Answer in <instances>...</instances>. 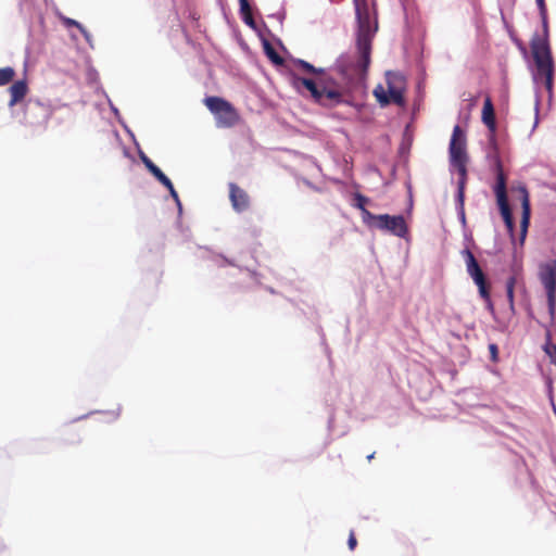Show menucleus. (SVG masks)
Masks as SVG:
<instances>
[{"label": "nucleus", "mask_w": 556, "mask_h": 556, "mask_svg": "<svg viewBox=\"0 0 556 556\" xmlns=\"http://www.w3.org/2000/svg\"><path fill=\"white\" fill-rule=\"evenodd\" d=\"M356 17L358 23L356 50L357 60L342 58L339 63L340 72L352 79L362 78L368 71L370 64L371 43L378 30V21L376 15L371 17L370 9L367 2H356Z\"/></svg>", "instance_id": "nucleus-1"}, {"label": "nucleus", "mask_w": 556, "mask_h": 556, "mask_svg": "<svg viewBox=\"0 0 556 556\" xmlns=\"http://www.w3.org/2000/svg\"><path fill=\"white\" fill-rule=\"evenodd\" d=\"M342 58H349L348 55H341L337 63L336 70L342 77L344 83L337 81L332 76L327 74L325 70L318 74L316 79H309L305 77L293 76V85L295 87H305L313 99L320 105L331 108L343 102V97L349 92L355 85L362 84L365 80L367 73L359 79H352L349 76L343 75L340 72L339 63Z\"/></svg>", "instance_id": "nucleus-2"}, {"label": "nucleus", "mask_w": 556, "mask_h": 556, "mask_svg": "<svg viewBox=\"0 0 556 556\" xmlns=\"http://www.w3.org/2000/svg\"><path fill=\"white\" fill-rule=\"evenodd\" d=\"M486 159L490 163V166L492 167L496 175L494 193L496 197L497 206L500 208L501 215L504 219L508 232L510 233L511 237H514L515 224L511 210L508 203L507 178L506 175L504 174L496 135H489V151L486 153Z\"/></svg>", "instance_id": "nucleus-3"}, {"label": "nucleus", "mask_w": 556, "mask_h": 556, "mask_svg": "<svg viewBox=\"0 0 556 556\" xmlns=\"http://www.w3.org/2000/svg\"><path fill=\"white\" fill-rule=\"evenodd\" d=\"M532 56L535 63L534 79L542 81L548 92L553 89L555 65L546 35L535 34L530 42Z\"/></svg>", "instance_id": "nucleus-4"}, {"label": "nucleus", "mask_w": 556, "mask_h": 556, "mask_svg": "<svg viewBox=\"0 0 556 556\" xmlns=\"http://www.w3.org/2000/svg\"><path fill=\"white\" fill-rule=\"evenodd\" d=\"M204 104L215 116L217 127L231 128L240 121V115L233 105L220 97H206Z\"/></svg>", "instance_id": "nucleus-5"}, {"label": "nucleus", "mask_w": 556, "mask_h": 556, "mask_svg": "<svg viewBox=\"0 0 556 556\" xmlns=\"http://www.w3.org/2000/svg\"><path fill=\"white\" fill-rule=\"evenodd\" d=\"M539 279L546 292L548 314L551 319H554L556 313V260L540 265Z\"/></svg>", "instance_id": "nucleus-6"}, {"label": "nucleus", "mask_w": 556, "mask_h": 556, "mask_svg": "<svg viewBox=\"0 0 556 556\" xmlns=\"http://www.w3.org/2000/svg\"><path fill=\"white\" fill-rule=\"evenodd\" d=\"M388 92L379 86L374 90V94L381 105L389 103H395L397 105L404 104L403 96V78L399 74L388 73L387 74Z\"/></svg>", "instance_id": "nucleus-7"}, {"label": "nucleus", "mask_w": 556, "mask_h": 556, "mask_svg": "<svg viewBox=\"0 0 556 556\" xmlns=\"http://www.w3.org/2000/svg\"><path fill=\"white\" fill-rule=\"evenodd\" d=\"M367 227L388 231L399 238H405L408 233L406 220L402 215H375Z\"/></svg>", "instance_id": "nucleus-8"}, {"label": "nucleus", "mask_w": 556, "mask_h": 556, "mask_svg": "<svg viewBox=\"0 0 556 556\" xmlns=\"http://www.w3.org/2000/svg\"><path fill=\"white\" fill-rule=\"evenodd\" d=\"M462 255L465 258L467 273L472 278L477 287L479 288V293L481 298L484 300H490V288L485 278L483 270L478 264L473 253L469 249H465L462 252Z\"/></svg>", "instance_id": "nucleus-9"}, {"label": "nucleus", "mask_w": 556, "mask_h": 556, "mask_svg": "<svg viewBox=\"0 0 556 556\" xmlns=\"http://www.w3.org/2000/svg\"><path fill=\"white\" fill-rule=\"evenodd\" d=\"M448 153L451 164L469 161L466 150V136L459 125H455L453 128Z\"/></svg>", "instance_id": "nucleus-10"}, {"label": "nucleus", "mask_w": 556, "mask_h": 556, "mask_svg": "<svg viewBox=\"0 0 556 556\" xmlns=\"http://www.w3.org/2000/svg\"><path fill=\"white\" fill-rule=\"evenodd\" d=\"M513 191H518L520 194L521 206H522V216L520 222V243L522 244L526 240L528 227L530 224V199L529 192L523 185H519L516 188H513Z\"/></svg>", "instance_id": "nucleus-11"}, {"label": "nucleus", "mask_w": 556, "mask_h": 556, "mask_svg": "<svg viewBox=\"0 0 556 556\" xmlns=\"http://www.w3.org/2000/svg\"><path fill=\"white\" fill-rule=\"evenodd\" d=\"M467 163L468 162L451 164L452 167L456 168L458 176H459L458 181H457V203H458V208H459V213H460L463 220H465V208H464L465 189H466L467 179H468Z\"/></svg>", "instance_id": "nucleus-12"}, {"label": "nucleus", "mask_w": 556, "mask_h": 556, "mask_svg": "<svg viewBox=\"0 0 556 556\" xmlns=\"http://www.w3.org/2000/svg\"><path fill=\"white\" fill-rule=\"evenodd\" d=\"M229 199L235 211L243 212L250 205V198L248 193L238 185L229 184Z\"/></svg>", "instance_id": "nucleus-13"}, {"label": "nucleus", "mask_w": 556, "mask_h": 556, "mask_svg": "<svg viewBox=\"0 0 556 556\" xmlns=\"http://www.w3.org/2000/svg\"><path fill=\"white\" fill-rule=\"evenodd\" d=\"M481 119L489 129V135H496V117L495 110L490 96L484 99Z\"/></svg>", "instance_id": "nucleus-14"}, {"label": "nucleus", "mask_w": 556, "mask_h": 556, "mask_svg": "<svg viewBox=\"0 0 556 556\" xmlns=\"http://www.w3.org/2000/svg\"><path fill=\"white\" fill-rule=\"evenodd\" d=\"M10 92V105L13 106L21 102L28 92V86L25 80H17L14 81L11 87L9 88Z\"/></svg>", "instance_id": "nucleus-15"}, {"label": "nucleus", "mask_w": 556, "mask_h": 556, "mask_svg": "<svg viewBox=\"0 0 556 556\" xmlns=\"http://www.w3.org/2000/svg\"><path fill=\"white\" fill-rule=\"evenodd\" d=\"M355 206L361 211L362 213V218H363V223L368 226V224L370 223V220L374 218L375 214H372L371 212H369L367 208H366V204L369 202V199L361 193H357L355 195Z\"/></svg>", "instance_id": "nucleus-16"}, {"label": "nucleus", "mask_w": 556, "mask_h": 556, "mask_svg": "<svg viewBox=\"0 0 556 556\" xmlns=\"http://www.w3.org/2000/svg\"><path fill=\"white\" fill-rule=\"evenodd\" d=\"M240 13L243 22L250 27H255V22L252 14V8L248 0H239Z\"/></svg>", "instance_id": "nucleus-17"}, {"label": "nucleus", "mask_w": 556, "mask_h": 556, "mask_svg": "<svg viewBox=\"0 0 556 556\" xmlns=\"http://www.w3.org/2000/svg\"><path fill=\"white\" fill-rule=\"evenodd\" d=\"M543 351L549 359L551 364L556 365V344L552 342V333L549 330L545 333V343L543 345Z\"/></svg>", "instance_id": "nucleus-18"}, {"label": "nucleus", "mask_w": 556, "mask_h": 556, "mask_svg": "<svg viewBox=\"0 0 556 556\" xmlns=\"http://www.w3.org/2000/svg\"><path fill=\"white\" fill-rule=\"evenodd\" d=\"M16 72L11 66L0 67V87L12 83L15 78Z\"/></svg>", "instance_id": "nucleus-19"}, {"label": "nucleus", "mask_w": 556, "mask_h": 556, "mask_svg": "<svg viewBox=\"0 0 556 556\" xmlns=\"http://www.w3.org/2000/svg\"><path fill=\"white\" fill-rule=\"evenodd\" d=\"M264 50H265V53H266L267 58L274 64H276V65H282L283 64V59L277 53L275 48L269 42L266 41L264 43Z\"/></svg>", "instance_id": "nucleus-20"}, {"label": "nucleus", "mask_w": 556, "mask_h": 556, "mask_svg": "<svg viewBox=\"0 0 556 556\" xmlns=\"http://www.w3.org/2000/svg\"><path fill=\"white\" fill-rule=\"evenodd\" d=\"M164 187H172L170 179L156 166L154 165L149 170Z\"/></svg>", "instance_id": "nucleus-21"}, {"label": "nucleus", "mask_w": 556, "mask_h": 556, "mask_svg": "<svg viewBox=\"0 0 556 556\" xmlns=\"http://www.w3.org/2000/svg\"><path fill=\"white\" fill-rule=\"evenodd\" d=\"M516 283V277H509L506 282V293H507V300L509 303L510 309H514L515 302H514V288Z\"/></svg>", "instance_id": "nucleus-22"}, {"label": "nucleus", "mask_w": 556, "mask_h": 556, "mask_svg": "<svg viewBox=\"0 0 556 556\" xmlns=\"http://www.w3.org/2000/svg\"><path fill=\"white\" fill-rule=\"evenodd\" d=\"M295 64L301 67L303 71L312 74H316L318 76L319 73H321L323 68H317L311 63L304 61V60H296Z\"/></svg>", "instance_id": "nucleus-23"}, {"label": "nucleus", "mask_w": 556, "mask_h": 556, "mask_svg": "<svg viewBox=\"0 0 556 556\" xmlns=\"http://www.w3.org/2000/svg\"><path fill=\"white\" fill-rule=\"evenodd\" d=\"M63 21H64V24H65L66 26H75V27H77V28H78V29H79V30H80L85 36H87V31H86V29H85V28H84V26H83L80 23H78L77 21L72 20V18H68V17L64 18Z\"/></svg>", "instance_id": "nucleus-24"}, {"label": "nucleus", "mask_w": 556, "mask_h": 556, "mask_svg": "<svg viewBox=\"0 0 556 556\" xmlns=\"http://www.w3.org/2000/svg\"><path fill=\"white\" fill-rule=\"evenodd\" d=\"M489 351H490V354H491V359L493 362H497L498 359V348L495 343H491L489 344Z\"/></svg>", "instance_id": "nucleus-25"}, {"label": "nucleus", "mask_w": 556, "mask_h": 556, "mask_svg": "<svg viewBox=\"0 0 556 556\" xmlns=\"http://www.w3.org/2000/svg\"><path fill=\"white\" fill-rule=\"evenodd\" d=\"M348 545H349V548L351 551H353L356 547V545H357V540H356L354 531L350 532L349 540H348Z\"/></svg>", "instance_id": "nucleus-26"}, {"label": "nucleus", "mask_w": 556, "mask_h": 556, "mask_svg": "<svg viewBox=\"0 0 556 556\" xmlns=\"http://www.w3.org/2000/svg\"><path fill=\"white\" fill-rule=\"evenodd\" d=\"M142 163L150 170L155 164L144 154L140 155Z\"/></svg>", "instance_id": "nucleus-27"}, {"label": "nucleus", "mask_w": 556, "mask_h": 556, "mask_svg": "<svg viewBox=\"0 0 556 556\" xmlns=\"http://www.w3.org/2000/svg\"><path fill=\"white\" fill-rule=\"evenodd\" d=\"M165 188L168 189L173 199L178 203V205H180L179 197H178L177 191L174 188V185L172 184V187H165Z\"/></svg>", "instance_id": "nucleus-28"}, {"label": "nucleus", "mask_w": 556, "mask_h": 556, "mask_svg": "<svg viewBox=\"0 0 556 556\" xmlns=\"http://www.w3.org/2000/svg\"><path fill=\"white\" fill-rule=\"evenodd\" d=\"M374 457H375V453H372V454L368 455V456H367V459H368V460H371Z\"/></svg>", "instance_id": "nucleus-29"}, {"label": "nucleus", "mask_w": 556, "mask_h": 556, "mask_svg": "<svg viewBox=\"0 0 556 556\" xmlns=\"http://www.w3.org/2000/svg\"><path fill=\"white\" fill-rule=\"evenodd\" d=\"M540 5L544 4V0H536Z\"/></svg>", "instance_id": "nucleus-30"}]
</instances>
